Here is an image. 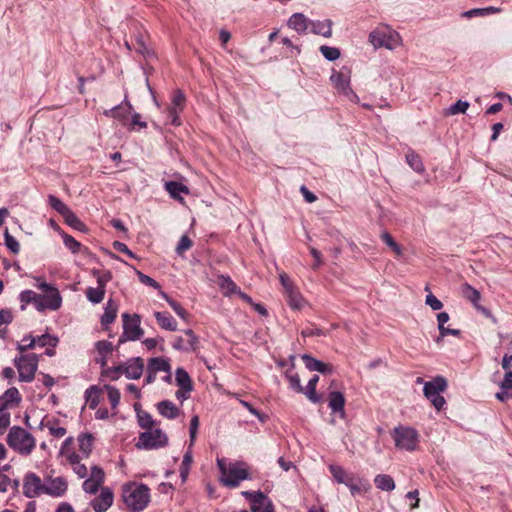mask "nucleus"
<instances>
[{
	"mask_svg": "<svg viewBox=\"0 0 512 512\" xmlns=\"http://www.w3.org/2000/svg\"><path fill=\"white\" fill-rule=\"evenodd\" d=\"M63 241H64V244L65 246L72 252V253H77L79 252L80 248H81V244L80 242H78L77 240H75L72 236L68 235V234H63Z\"/></svg>",
	"mask_w": 512,
	"mask_h": 512,
	"instance_id": "57",
	"label": "nucleus"
},
{
	"mask_svg": "<svg viewBox=\"0 0 512 512\" xmlns=\"http://www.w3.org/2000/svg\"><path fill=\"white\" fill-rule=\"evenodd\" d=\"M330 80L339 94L343 95L351 102L358 103L359 98L350 87L351 76L347 68L334 71Z\"/></svg>",
	"mask_w": 512,
	"mask_h": 512,
	"instance_id": "7",
	"label": "nucleus"
},
{
	"mask_svg": "<svg viewBox=\"0 0 512 512\" xmlns=\"http://www.w3.org/2000/svg\"><path fill=\"white\" fill-rule=\"evenodd\" d=\"M375 486L383 491H392L395 489V482L390 475L379 474L374 479Z\"/></svg>",
	"mask_w": 512,
	"mask_h": 512,
	"instance_id": "35",
	"label": "nucleus"
},
{
	"mask_svg": "<svg viewBox=\"0 0 512 512\" xmlns=\"http://www.w3.org/2000/svg\"><path fill=\"white\" fill-rule=\"evenodd\" d=\"M37 299H39V294L32 290H25L20 293V301L23 304L34 303V301ZM24 308L25 306L22 305V309Z\"/></svg>",
	"mask_w": 512,
	"mask_h": 512,
	"instance_id": "60",
	"label": "nucleus"
},
{
	"mask_svg": "<svg viewBox=\"0 0 512 512\" xmlns=\"http://www.w3.org/2000/svg\"><path fill=\"white\" fill-rule=\"evenodd\" d=\"M328 406L333 413H338L341 418H345V397L339 391H332L328 395Z\"/></svg>",
	"mask_w": 512,
	"mask_h": 512,
	"instance_id": "21",
	"label": "nucleus"
},
{
	"mask_svg": "<svg viewBox=\"0 0 512 512\" xmlns=\"http://www.w3.org/2000/svg\"><path fill=\"white\" fill-rule=\"evenodd\" d=\"M57 342H58V339L49 334H44V335L38 336L36 338V345H39L41 347H44V346L55 347L57 345Z\"/></svg>",
	"mask_w": 512,
	"mask_h": 512,
	"instance_id": "56",
	"label": "nucleus"
},
{
	"mask_svg": "<svg viewBox=\"0 0 512 512\" xmlns=\"http://www.w3.org/2000/svg\"><path fill=\"white\" fill-rule=\"evenodd\" d=\"M35 346H36V338L33 336H27V337H24L22 339L21 343H19L17 345V350L23 354L27 350L33 349Z\"/></svg>",
	"mask_w": 512,
	"mask_h": 512,
	"instance_id": "51",
	"label": "nucleus"
},
{
	"mask_svg": "<svg viewBox=\"0 0 512 512\" xmlns=\"http://www.w3.org/2000/svg\"><path fill=\"white\" fill-rule=\"evenodd\" d=\"M2 396H3L4 400H6V402H8L9 404H12V403L18 404L21 401L19 391L15 387H12V388H9L8 390H6Z\"/></svg>",
	"mask_w": 512,
	"mask_h": 512,
	"instance_id": "50",
	"label": "nucleus"
},
{
	"mask_svg": "<svg viewBox=\"0 0 512 512\" xmlns=\"http://www.w3.org/2000/svg\"><path fill=\"white\" fill-rule=\"evenodd\" d=\"M185 337H177L172 343V347L180 351H195L197 349L198 337L191 329L184 331Z\"/></svg>",
	"mask_w": 512,
	"mask_h": 512,
	"instance_id": "15",
	"label": "nucleus"
},
{
	"mask_svg": "<svg viewBox=\"0 0 512 512\" xmlns=\"http://www.w3.org/2000/svg\"><path fill=\"white\" fill-rule=\"evenodd\" d=\"M500 391L496 393L495 397L501 402H506L512 399V371H506L503 379L499 383Z\"/></svg>",
	"mask_w": 512,
	"mask_h": 512,
	"instance_id": "18",
	"label": "nucleus"
},
{
	"mask_svg": "<svg viewBox=\"0 0 512 512\" xmlns=\"http://www.w3.org/2000/svg\"><path fill=\"white\" fill-rule=\"evenodd\" d=\"M39 357L34 354H23L14 359L19 374V380L22 382H31L38 368Z\"/></svg>",
	"mask_w": 512,
	"mask_h": 512,
	"instance_id": "5",
	"label": "nucleus"
},
{
	"mask_svg": "<svg viewBox=\"0 0 512 512\" xmlns=\"http://www.w3.org/2000/svg\"><path fill=\"white\" fill-rule=\"evenodd\" d=\"M185 103V96L181 91H176L172 99V107L169 109L170 116L172 117V124L179 125L177 113L182 110Z\"/></svg>",
	"mask_w": 512,
	"mask_h": 512,
	"instance_id": "26",
	"label": "nucleus"
},
{
	"mask_svg": "<svg viewBox=\"0 0 512 512\" xmlns=\"http://www.w3.org/2000/svg\"><path fill=\"white\" fill-rule=\"evenodd\" d=\"M50 205L62 216H65L71 209L55 196L49 197Z\"/></svg>",
	"mask_w": 512,
	"mask_h": 512,
	"instance_id": "45",
	"label": "nucleus"
},
{
	"mask_svg": "<svg viewBox=\"0 0 512 512\" xmlns=\"http://www.w3.org/2000/svg\"><path fill=\"white\" fill-rule=\"evenodd\" d=\"M395 446L406 451H414L418 445V432L411 427L398 426L393 431Z\"/></svg>",
	"mask_w": 512,
	"mask_h": 512,
	"instance_id": "6",
	"label": "nucleus"
},
{
	"mask_svg": "<svg viewBox=\"0 0 512 512\" xmlns=\"http://www.w3.org/2000/svg\"><path fill=\"white\" fill-rule=\"evenodd\" d=\"M168 442L167 435L161 429H148L139 435L136 447L139 449H157L164 447Z\"/></svg>",
	"mask_w": 512,
	"mask_h": 512,
	"instance_id": "8",
	"label": "nucleus"
},
{
	"mask_svg": "<svg viewBox=\"0 0 512 512\" xmlns=\"http://www.w3.org/2000/svg\"><path fill=\"white\" fill-rule=\"evenodd\" d=\"M134 49L142 54L144 57H149L152 55L151 51L148 49L145 41H144V38L142 36H139L137 39H136V44L134 45Z\"/></svg>",
	"mask_w": 512,
	"mask_h": 512,
	"instance_id": "61",
	"label": "nucleus"
},
{
	"mask_svg": "<svg viewBox=\"0 0 512 512\" xmlns=\"http://www.w3.org/2000/svg\"><path fill=\"white\" fill-rule=\"evenodd\" d=\"M288 26L297 31L298 33H304L310 26L309 19L302 13H294L288 20Z\"/></svg>",
	"mask_w": 512,
	"mask_h": 512,
	"instance_id": "22",
	"label": "nucleus"
},
{
	"mask_svg": "<svg viewBox=\"0 0 512 512\" xmlns=\"http://www.w3.org/2000/svg\"><path fill=\"white\" fill-rule=\"evenodd\" d=\"M102 374L110 380L116 381L120 378L121 374H123V366L119 365L115 367H108L102 372Z\"/></svg>",
	"mask_w": 512,
	"mask_h": 512,
	"instance_id": "55",
	"label": "nucleus"
},
{
	"mask_svg": "<svg viewBox=\"0 0 512 512\" xmlns=\"http://www.w3.org/2000/svg\"><path fill=\"white\" fill-rule=\"evenodd\" d=\"M406 161L408 165L417 173L425 171L421 157L413 150H409L406 154Z\"/></svg>",
	"mask_w": 512,
	"mask_h": 512,
	"instance_id": "37",
	"label": "nucleus"
},
{
	"mask_svg": "<svg viewBox=\"0 0 512 512\" xmlns=\"http://www.w3.org/2000/svg\"><path fill=\"white\" fill-rule=\"evenodd\" d=\"M175 381L176 385L179 387L175 393V396L178 400L183 402L190 397V393L193 390V382L187 371L183 368L176 369Z\"/></svg>",
	"mask_w": 512,
	"mask_h": 512,
	"instance_id": "11",
	"label": "nucleus"
},
{
	"mask_svg": "<svg viewBox=\"0 0 512 512\" xmlns=\"http://www.w3.org/2000/svg\"><path fill=\"white\" fill-rule=\"evenodd\" d=\"M122 498L128 511L140 512L150 502V489L145 484L128 483L123 487Z\"/></svg>",
	"mask_w": 512,
	"mask_h": 512,
	"instance_id": "1",
	"label": "nucleus"
},
{
	"mask_svg": "<svg viewBox=\"0 0 512 512\" xmlns=\"http://www.w3.org/2000/svg\"><path fill=\"white\" fill-rule=\"evenodd\" d=\"M113 493L108 488H102L101 493L91 501V506L95 512H105L113 504Z\"/></svg>",
	"mask_w": 512,
	"mask_h": 512,
	"instance_id": "17",
	"label": "nucleus"
},
{
	"mask_svg": "<svg viewBox=\"0 0 512 512\" xmlns=\"http://www.w3.org/2000/svg\"><path fill=\"white\" fill-rule=\"evenodd\" d=\"M352 496H356L361 493H366L370 489V484L367 480L360 477L354 476L346 485Z\"/></svg>",
	"mask_w": 512,
	"mask_h": 512,
	"instance_id": "28",
	"label": "nucleus"
},
{
	"mask_svg": "<svg viewBox=\"0 0 512 512\" xmlns=\"http://www.w3.org/2000/svg\"><path fill=\"white\" fill-rule=\"evenodd\" d=\"M369 41L374 48L393 50L401 45V36L398 32L386 25H380L369 35Z\"/></svg>",
	"mask_w": 512,
	"mask_h": 512,
	"instance_id": "4",
	"label": "nucleus"
},
{
	"mask_svg": "<svg viewBox=\"0 0 512 512\" xmlns=\"http://www.w3.org/2000/svg\"><path fill=\"white\" fill-rule=\"evenodd\" d=\"M158 412L167 419H175L179 415V409L169 400L157 404Z\"/></svg>",
	"mask_w": 512,
	"mask_h": 512,
	"instance_id": "31",
	"label": "nucleus"
},
{
	"mask_svg": "<svg viewBox=\"0 0 512 512\" xmlns=\"http://www.w3.org/2000/svg\"><path fill=\"white\" fill-rule=\"evenodd\" d=\"M302 360L306 368L310 371H317L323 374H331L333 372V367L330 364L317 360L311 355H302Z\"/></svg>",
	"mask_w": 512,
	"mask_h": 512,
	"instance_id": "20",
	"label": "nucleus"
},
{
	"mask_svg": "<svg viewBox=\"0 0 512 512\" xmlns=\"http://www.w3.org/2000/svg\"><path fill=\"white\" fill-rule=\"evenodd\" d=\"M447 388V381L442 376H437L433 380L424 384V394H439L444 392Z\"/></svg>",
	"mask_w": 512,
	"mask_h": 512,
	"instance_id": "24",
	"label": "nucleus"
},
{
	"mask_svg": "<svg viewBox=\"0 0 512 512\" xmlns=\"http://www.w3.org/2000/svg\"><path fill=\"white\" fill-rule=\"evenodd\" d=\"M318 381H319V376L318 375H314L308 381V384H307L306 388H304V394L313 403H319L321 401V396H319L316 393V386H317Z\"/></svg>",
	"mask_w": 512,
	"mask_h": 512,
	"instance_id": "34",
	"label": "nucleus"
},
{
	"mask_svg": "<svg viewBox=\"0 0 512 512\" xmlns=\"http://www.w3.org/2000/svg\"><path fill=\"white\" fill-rule=\"evenodd\" d=\"M381 240L395 253L396 256L403 255L402 247L393 239L392 235L388 232H383L380 235Z\"/></svg>",
	"mask_w": 512,
	"mask_h": 512,
	"instance_id": "41",
	"label": "nucleus"
},
{
	"mask_svg": "<svg viewBox=\"0 0 512 512\" xmlns=\"http://www.w3.org/2000/svg\"><path fill=\"white\" fill-rule=\"evenodd\" d=\"M41 427H47L49 430V433L56 437V438H62L66 434V429L64 427H56L50 422L44 423L41 422Z\"/></svg>",
	"mask_w": 512,
	"mask_h": 512,
	"instance_id": "59",
	"label": "nucleus"
},
{
	"mask_svg": "<svg viewBox=\"0 0 512 512\" xmlns=\"http://www.w3.org/2000/svg\"><path fill=\"white\" fill-rule=\"evenodd\" d=\"M320 52L329 61H334L340 57V50L335 47L323 45L320 47Z\"/></svg>",
	"mask_w": 512,
	"mask_h": 512,
	"instance_id": "47",
	"label": "nucleus"
},
{
	"mask_svg": "<svg viewBox=\"0 0 512 512\" xmlns=\"http://www.w3.org/2000/svg\"><path fill=\"white\" fill-rule=\"evenodd\" d=\"M8 445L22 455H29L35 448V439L24 428L13 426L7 435Z\"/></svg>",
	"mask_w": 512,
	"mask_h": 512,
	"instance_id": "3",
	"label": "nucleus"
},
{
	"mask_svg": "<svg viewBox=\"0 0 512 512\" xmlns=\"http://www.w3.org/2000/svg\"><path fill=\"white\" fill-rule=\"evenodd\" d=\"M191 247H192L191 239L188 236L183 235L180 238V241H179V243H178V245L176 247V252L179 255H182L185 251L189 250Z\"/></svg>",
	"mask_w": 512,
	"mask_h": 512,
	"instance_id": "63",
	"label": "nucleus"
},
{
	"mask_svg": "<svg viewBox=\"0 0 512 512\" xmlns=\"http://www.w3.org/2000/svg\"><path fill=\"white\" fill-rule=\"evenodd\" d=\"M217 285L225 296H231L232 294H236L239 290L237 285L233 282V280L229 276H219L217 280Z\"/></svg>",
	"mask_w": 512,
	"mask_h": 512,
	"instance_id": "32",
	"label": "nucleus"
},
{
	"mask_svg": "<svg viewBox=\"0 0 512 512\" xmlns=\"http://www.w3.org/2000/svg\"><path fill=\"white\" fill-rule=\"evenodd\" d=\"M461 292L463 297L470 301L476 309L486 312V310L479 305L481 294L477 289L472 287L470 284L465 283L461 287Z\"/></svg>",
	"mask_w": 512,
	"mask_h": 512,
	"instance_id": "23",
	"label": "nucleus"
},
{
	"mask_svg": "<svg viewBox=\"0 0 512 512\" xmlns=\"http://www.w3.org/2000/svg\"><path fill=\"white\" fill-rule=\"evenodd\" d=\"M162 296L164 299H166V301L168 302V304L170 305V307L174 310V312L179 316L181 317L182 319L186 320L187 317H188V313L187 311L178 303L176 302L175 300L171 299L166 293L162 292Z\"/></svg>",
	"mask_w": 512,
	"mask_h": 512,
	"instance_id": "42",
	"label": "nucleus"
},
{
	"mask_svg": "<svg viewBox=\"0 0 512 512\" xmlns=\"http://www.w3.org/2000/svg\"><path fill=\"white\" fill-rule=\"evenodd\" d=\"M137 417H138V423L142 428L151 429L153 427L154 420L149 413H147L145 411H140V412H138Z\"/></svg>",
	"mask_w": 512,
	"mask_h": 512,
	"instance_id": "48",
	"label": "nucleus"
},
{
	"mask_svg": "<svg viewBox=\"0 0 512 512\" xmlns=\"http://www.w3.org/2000/svg\"><path fill=\"white\" fill-rule=\"evenodd\" d=\"M5 245L14 254L19 253L20 244L19 242L8 232V229L4 232Z\"/></svg>",
	"mask_w": 512,
	"mask_h": 512,
	"instance_id": "46",
	"label": "nucleus"
},
{
	"mask_svg": "<svg viewBox=\"0 0 512 512\" xmlns=\"http://www.w3.org/2000/svg\"><path fill=\"white\" fill-rule=\"evenodd\" d=\"M67 488L68 484L65 478H49L46 480V483L44 484V494L53 497H61L66 493Z\"/></svg>",
	"mask_w": 512,
	"mask_h": 512,
	"instance_id": "16",
	"label": "nucleus"
},
{
	"mask_svg": "<svg viewBox=\"0 0 512 512\" xmlns=\"http://www.w3.org/2000/svg\"><path fill=\"white\" fill-rule=\"evenodd\" d=\"M23 494L28 498H35L44 494V484L41 478L33 473H27L23 480Z\"/></svg>",
	"mask_w": 512,
	"mask_h": 512,
	"instance_id": "13",
	"label": "nucleus"
},
{
	"mask_svg": "<svg viewBox=\"0 0 512 512\" xmlns=\"http://www.w3.org/2000/svg\"><path fill=\"white\" fill-rule=\"evenodd\" d=\"M147 370H152V372H168L171 370L170 363L168 359L162 357L151 358L147 365Z\"/></svg>",
	"mask_w": 512,
	"mask_h": 512,
	"instance_id": "33",
	"label": "nucleus"
},
{
	"mask_svg": "<svg viewBox=\"0 0 512 512\" xmlns=\"http://www.w3.org/2000/svg\"><path fill=\"white\" fill-rule=\"evenodd\" d=\"M123 366V373L129 379H139L143 373L144 363L139 357L129 360Z\"/></svg>",
	"mask_w": 512,
	"mask_h": 512,
	"instance_id": "19",
	"label": "nucleus"
},
{
	"mask_svg": "<svg viewBox=\"0 0 512 512\" xmlns=\"http://www.w3.org/2000/svg\"><path fill=\"white\" fill-rule=\"evenodd\" d=\"M286 378L289 381L290 387L297 393L304 394V387L301 385L300 377L297 373H286Z\"/></svg>",
	"mask_w": 512,
	"mask_h": 512,
	"instance_id": "49",
	"label": "nucleus"
},
{
	"mask_svg": "<svg viewBox=\"0 0 512 512\" xmlns=\"http://www.w3.org/2000/svg\"><path fill=\"white\" fill-rule=\"evenodd\" d=\"M105 479L104 471L101 467L94 465L90 469L89 477L83 482L82 488L86 493L95 494Z\"/></svg>",
	"mask_w": 512,
	"mask_h": 512,
	"instance_id": "14",
	"label": "nucleus"
},
{
	"mask_svg": "<svg viewBox=\"0 0 512 512\" xmlns=\"http://www.w3.org/2000/svg\"><path fill=\"white\" fill-rule=\"evenodd\" d=\"M470 104L467 101L458 100L455 104L451 105L446 114L447 115H456L459 113H465L469 108Z\"/></svg>",
	"mask_w": 512,
	"mask_h": 512,
	"instance_id": "44",
	"label": "nucleus"
},
{
	"mask_svg": "<svg viewBox=\"0 0 512 512\" xmlns=\"http://www.w3.org/2000/svg\"><path fill=\"white\" fill-rule=\"evenodd\" d=\"M124 105H125V107L122 106V110H120L119 112H116L117 116H114L115 119L122 121V120L126 119L127 116L132 112L133 106L127 100V98H125V100H124Z\"/></svg>",
	"mask_w": 512,
	"mask_h": 512,
	"instance_id": "64",
	"label": "nucleus"
},
{
	"mask_svg": "<svg viewBox=\"0 0 512 512\" xmlns=\"http://www.w3.org/2000/svg\"><path fill=\"white\" fill-rule=\"evenodd\" d=\"M310 27L313 33L324 36L326 38L332 35V22L330 20L324 21H310Z\"/></svg>",
	"mask_w": 512,
	"mask_h": 512,
	"instance_id": "30",
	"label": "nucleus"
},
{
	"mask_svg": "<svg viewBox=\"0 0 512 512\" xmlns=\"http://www.w3.org/2000/svg\"><path fill=\"white\" fill-rule=\"evenodd\" d=\"M65 222L74 229L83 231L85 229V225L80 221V219L70 210L65 216H63Z\"/></svg>",
	"mask_w": 512,
	"mask_h": 512,
	"instance_id": "43",
	"label": "nucleus"
},
{
	"mask_svg": "<svg viewBox=\"0 0 512 512\" xmlns=\"http://www.w3.org/2000/svg\"><path fill=\"white\" fill-rule=\"evenodd\" d=\"M154 316L157 320V323L162 329L168 331H176L177 330V322L175 319L167 312H155Z\"/></svg>",
	"mask_w": 512,
	"mask_h": 512,
	"instance_id": "29",
	"label": "nucleus"
},
{
	"mask_svg": "<svg viewBox=\"0 0 512 512\" xmlns=\"http://www.w3.org/2000/svg\"><path fill=\"white\" fill-rule=\"evenodd\" d=\"M165 189L167 192H189L187 186L178 181H168L165 183Z\"/></svg>",
	"mask_w": 512,
	"mask_h": 512,
	"instance_id": "58",
	"label": "nucleus"
},
{
	"mask_svg": "<svg viewBox=\"0 0 512 512\" xmlns=\"http://www.w3.org/2000/svg\"><path fill=\"white\" fill-rule=\"evenodd\" d=\"M95 347L98 353L103 357H106L113 349L112 343L105 340L96 342Z\"/></svg>",
	"mask_w": 512,
	"mask_h": 512,
	"instance_id": "62",
	"label": "nucleus"
},
{
	"mask_svg": "<svg viewBox=\"0 0 512 512\" xmlns=\"http://www.w3.org/2000/svg\"><path fill=\"white\" fill-rule=\"evenodd\" d=\"M105 292L106 290L102 287H89L86 290V297L91 303L98 304L103 301Z\"/></svg>",
	"mask_w": 512,
	"mask_h": 512,
	"instance_id": "40",
	"label": "nucleus"
},
{
	"mask_svg": "<svg viewBox=\"0 0 512 512\" xmlns=\"http://www.w3.org/2000/svg\"><path fill=\"white\" fill-rule=\"evenodd\" d=\"M242 495L250 500L252 512H274L271 500L261 491H244Z\"/></svg>",
	"mask_w": 512,
	"mask_h": 512,
	"instance_id": "12",
	"label": "nucleus"
},
{
	"mask_svg": "<svg viewBox=\"0 0 512 512\" xmlns=\"http://www.w3.org/2000/svg\"><path fill=\"white\" fill-rule=\"evenodd\" d=\"M217 466L221 472L220 481L223 485L236 488L243 480L250 479L248 468L244 462H232L226 464L225 459L218 458Z\"/></svg>",
	"mask_w": 512,
	"mask_h": 512,
	"instance_id": "2",
	"label": "nucleus"
},
{
	"mask_svg": "<svg viewBox=\"0 0 512 512\" xmlns=\"http://www.w3.org/2000/svg\"><path fill=\"white\" fill-rule=\"evenodd\" d=\"M94 437L90 433L81 434L78 437L79 442V450L83 453V455L87 458L93 448Z\"/></svg>",
	"mask_w": 512,
	"mask_h": 512,
	"instance_id": "36",
	"label": "nucleus"
},
{
	"mask_svg": "<svg viewBox=\"0 0 512 512\" xmlns=\"http://www.w3.org/2000/svg\"><path fill=\"white\" fill-rule=\"evenodd\" d=\"M105 389L107 390V395H108L109 402L111 403V406L113 408H115L119 404V401H120L119 390L116 387L110 386V385H106Z\"/></svg>",
	"mask_w": 512,
	"mask_h": 512,
	"instance_id": "52",
	"label": "nucleus"
},
{
	"mask_svg": "<svg viewBox=\"0 0 512 512\" xmlns=\"http://www.w3.org/2000/svg\"><path fill=\"white\" fill-rule=\"evenodd\" d=\"M86 403L91 409H95L100 402V390L96 386H91L85 392Z\"/></svg>",
	"mask_w": 512,
	"mask_h": 512,
	"instance_id": "38",
	"label": "nucleus"
},
{
	"mask_svg": "<svg viewBox=\"0 0 512 512\" xmlns=\"http://www.w3.org/2000/svg\"><path fill=\"white\" fill-rule=\"evenodd\" d=\"M500 12V8L497 7H487V8H479V9H472L467 12H465V16L472 17V16H482L490 13H498Z\"/></svg>",
	"mask_w": 512,
	"mask_h": 512,
	"instance_id": "53",
	"label": "nucleus"
},
{
	"mask_svg": "<svg viewBox=\"0 0 512 512\" xmlns=\"http://www.w3.org/2000/svg\"><path fill=\"white\" fill-rule=\"evenodd\" d=\"M329 470L333 476V479L338 484H344L345 486L355 476L352 473H348L343 467L335 464L330 465Z\"/></svg>",
	"mask_w": 512,
	"mask_h": 512,
	"instance_id": "27",
	"label": "nucleus"
},
{
	"mask_svg": "<svg viewBox=\"0 0 512 512\" xmlns=\"http://www.w3.org/2000/svg\"><path fill=\"white\" fill-rule=\"evenodd\" d=\"M44 298L47 302L48 309L50 310H57L62 304V297L57 288L48 292V295Z\"/></svg>",
	"mask_w": 512,
	"mask_h": 512,
	"instance_id": "39",
	"label": "nucleus"
},
{
	"mask_svg": "<svg viewBox=\"0 0 512 512\" xmlns=\"http://www.w3.org/2000/svg\"><path fill=\"white\" fill-rule=\"evenodd\" d=\"M279 280L284 289L285 296L288 299L289 306L294 310L302 309L305 304V300L294 282L286 273H281L279 275Z\"/></svg>",
	"mask_w": 512,
	"mask_h": 512,
	"instance_id": "10",
	"label": "nucleus"
},
{
	"mask_svg": "<svg viewBox=\"0 0 512 512\" xmlns=\"http://www.w3.org/2000/svg\"><path fill=\"white\" fill-rule=\"evenodd\" d=\"M92 273L97 278V287H102L103 289H105L106 284L112 279L110 271L101 273L98 270H93Z\"/></svg>",
	"mask_w": 512,
	"mask_h": 512,
	"instance_id": "54",
	"label": "nucleus"
},
{
	"mask_svg": "<svg viewBox=\"0 0 512 512\" xmlns=\"http://www.w3.org/2000/svg\"><path fill=\"white\" fill-rule=\"evenodd\" d=\"M123 319V334L119 339V343H123L125 341H135L141 338L143 335V329L140 327V316L137 314L130 315L128 313H124L122 315Z\"/></svg>",
	"mask_w": 512,
	"mask_h": 512,
	"instance_id": "9",
	"label": "nucleus"
},
{
	"mask_svg": "<svg viewBox=\"0 0 512 512\" xmlns=\"http://www.w3.org/2000/svg\"><path fill=\"white\" fill-rule=\"evenodd\" d=\"M118 304L113 299H109L106 303L104 314L101 317V324L108 326L114 322L117 316Z\"/></svg>",
	"mask_w": 512,
	"mask_h": 512,
	"instance_id": "25",
	"label": "nucleus"
}]
</instances>
